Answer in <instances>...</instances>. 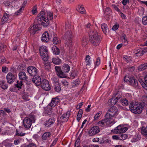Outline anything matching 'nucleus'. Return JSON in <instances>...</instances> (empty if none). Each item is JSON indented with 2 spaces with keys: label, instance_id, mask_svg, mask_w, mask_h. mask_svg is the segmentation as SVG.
<instances>
[{
  "label": "nucleus",
  "instance_id": "1",
  "mask_svg": "<svg viewBox=\"0 0 147 147\" xmlns=\"http://www.w3.org/2000/svg\"><path fill=\"white\" fill-rule=\"evenodd\" d=\"M90 40L92 45L96 46L98 45L100 42V37L96 31L91 28L88 32Z\"/></svg>",
  "mask_w": 147,
  "mask_h": 147
},
{
  "label": "nucleus",
  "instance_id": "2",
  "mask_svg": "<svg viewBox=\"0 0 147 147\" xmlns=\"http://www.w3.org/2000/svg\"><path fill=\"white\" fill-rule=\"evenodd\" d=\"M37 22L39 25H42L45 27H46L49 25V20L46 17L45 12L41 11L38 14L36 18Z\"/></svg>",
  "mask_w": 147,
  "mask_h": 147
},
{
  "label": "nucleus",
  "instance_id": "3",
  "mask_svg": "<svg viewBox=\"0 0 147 147\" xmlns=\"http://www.w3.org/2000/svg\"><path fill=\"white\" fill-rule=\"evenodd\" d=\"M129 110L133 113L136 114H139L142 113L143 108L142 104L138 103L136 102H131L129 106Z\"/></svg>",
  "mask_w": 147,
  "mask_h": 147
},
{
  "label": "nucleus",
  "instance_id": "4",
  "mask_svg": "<svg viewBox=\"0 0 147 147\" xmlns=\"http://www.w3.org/2000/svg\"><path fill=\"white\" fill-rule=\"evenodd\" d=\"M35 117L34 115H30L29 117H25L23 120V124L24 127L26 128H30L32 123H34L35 121Z\"/></svg>",
  "mask_w": 147,
  "mask_h": 147
},
{
  "label": "nucleus",
  "instance_id": "5",
  "mask_svg": "<svg viewBox=\"0 0 147 147\" xmlns=\"http://www.w3.org/2000/svg\"><path fill=\"white\" fill-rule=\"evenodd\" d=\"M118 114L117 108L115 107H113L110 108L108 110V111L106 113L105 116L106 118L108 119H113L112 117H115Z\"/></svg>",
  "mask_w": 147,
  "mask_h": 147
},
{
  "label": "nucleus",
  "instance_id": "6",
  "mask_svg": "<svg viewBox=\"0 0 147 147\" xmlns=\"http://www.w3.org/2000/svg\"><path fill=\"white\" fill-rule=\"evenodd\" d=\"M39 51L42 59L44 61H47L48 59V51L47 47L45 46H42L40 47Z\"/></svg>",
  "mask_w": 147,
  "mask_h": 147
},
{
  "label": "nucleus",
  "instance_id": "7",
  "mask_svg": "<svg viewBox=\"0 0 147 147\" xmlns=\"http://www.w3.org/2000/svg\"><path fill=\"white\" fill-rule=\"evenodd\" d=\"M59 101V99L58 98L55 97L52 98L51 103L48 106L47 109L48 114H50L51 113L52 108L56 106Z\"/></svg>",
  "mask_w": 147,
  "mask_h": 147
},
{
  "label": "nucleus",
  "instance_id": "8",
  "mask_svg": "<svg viewBox=\"0 0 147 147\" xmlns=\"http://www.w3.org/2000/svg\"><path fill=\"white\" fill-rule=\"evenodd\" d=\"M73 36L71 31H66L64 35V37L66 40L65 44L68 46L70 47L72 45V39Z\"/></svg>",
  "mask_w": 147,
  "mask_h": 147
},
{
  "label": "nucleus",
  "instance_id": "9",
  "mask_svg": "<svg viewBox=\"0 0 147 147\" xmlns=\"http://www.w3.org/2000/svg\"><path fill=\"white\" fill-rule=\"evenodd\" d=\"M115 122L113 119H111H111L106 118L98 122V124L100 126H104L105 124L106 125L111 123L114 124Z\"/></svg>",
  "mask_w": 147,
  "mask_h": 147
},
{
  "label": "nucleus",
  "instance_id": "10",
  "mask_svg": "<svg viewBox=\"0 0 147 147\" xmlns=\"http://www.w3.org/2000/svg\"><path fill=\"white\" fill-rule=\"evenodd\" d=\"M127 127H122L121 125H119L116 127L114 129L112 130L111 131L115 134H117L124 133L127 130Z\"/></svg>",
  "mask_w": 147,
  "mask_h": 147
},
{
  "label": "nucleus",
  "instance_id": "11",
  "mask_svg": "<svg viewBox=\"0 0 147 147\" xmlns=\"http://www.w3.org/2000/svg\"><path fill=\"white\" fill-rule=\"evenodd\" d=\"M70 113L69 112H67L65 113H64L60 117L59 119H58L57 121L58 122L57 124L59 123L66 122L68 120L70 116Z\"/></svg>",
  "mask_w": 147,
  "mask_h": 147
},
{
  "label": "nucleus",
  "instance_id": "12",
  "mask_svg": "<svg viewBox=\"0 0 147 147\" xmlns=\"http://www.w3.org/2000/svg\"><path fill=\"white\" fill-rule=\"evenodd\" d=\"M27 71L30 76H36L38 73L37 69L32 66L28 67L27 68Z\"/></svg>",
  "mask_w": 147,
  "mask_h": 147
},
{
  "label": "nucleus",
  "instance_id": "13",
  "mask_svg": "<svg viewBox=\"0 0 147 147\" xmlns=\"http://www.w3.org/2000/svg\"><path fill=\"white\" fill-rule=\"evenodd\" d=\"M100 131L99 127L98 126H94L92 127L88 131V134L90 136H93Z\"/></svg>",
  "mask_w": 147,
  "mask_h": 147
},
{
  "label": "nucleus",
  "instance_id": "14",
  "mask_svg": "<svg viewBox=\"0 0 147 147\" xmlns=\"http://www.w3.org/2000/svg\"><path fill=\"white\" fill-rule=\"evenodd\" d=\"M40 85L42 88L45 90L48 91L51 89V87L49 83L46 80H43L42 81Z\"/></svg>",
  "mask_w": 147,
  "mask_h": 147
},
{
  "label": "nucleus",
  "instance_id": "15",
  "mask_svg": "<svg viewBox=\"0 0 147 147\" xmlns=\"http://www.w3.org/2000/svg\"><path fill=\"white\" fill-rule=\"evenodd\" d=\"M128 80L130 84L134 88L137 89L140 88L137 81L135 80L134 78L131 77L129 78Z\"/></svg>",
  "mask_w": 147,
  "mask_h": 147
},
{
  "label": "nucleus",
  "instance_id": "16",
  "mask_svg": "<svg viewBox=\"0 0 147 147\" xmlns=\"http://www.w3.org/2000/svg\"><path fill=\"white\" fill-rule=\"evenodd\" d=\"M7 82L8 83L11 84L13 83L16 78V76L11 72L8 73L6 76Z\"/></svg>",
  "mask_w": 147,
  "mask_h": 147
},
{
  "label": "nucleus",
  "instance_id": "17",
  "mask_svg": "<svg viewBox=\"0 0 147 147\" xmlns=\"http://www.w3.org/2000/svg\"><path fill=\"white\" fill-rule=\"evenodd\" d=\"M55 71L57 73V75L60 78H66L67 76L66 74L63 72L62 70L59 67L55 66Z\"/></svg>",
  "mask_w": 147,
  "mask_h": 147
},
{
  "label": "nucleus",
  "instance_id": "18",
  "mask_svg": "<svg viewBox=\"0 0 147 147\" xmlns=\"http://www.w3.org/2000/svg\"><path fill=\"white\" fill-rule=\"evenodd\" d=\"M41 38L42 41L46 42H48L50 38L49 33L47 31L45 32L43 34Z\"/></svg>",
  "mask_w": 147,
  "mask_h": 147
},
{
  "label": "nucleus",
  "instance_id": "19",
  "mask_svg": "<svg viewBox=\"0 0 147 147\" xmlns=\"http://www.w3.org/2000/svg\"><path fill=\"white\" fill-rule=\"evenodd\" d=\"M32 81L33 83H35L36 86H39L42 82L40 77L37 75L33 76Z\"/></svg>",
  "mask_w": 147,
  "mask_h": 147
},
{
  "label": "nucleus",
  "instance_id": "20",
  "mask_svg": "<svg viewBox=\"0 0 147 147\" xmlns=\"http://www.w3.org/2000/svg\"><path fill=\"white\" fill-rule=\"evenodd\" d=\"M55 121L54 117L50 118L45 122L44 125L47 127H50L53 124Z\"/></svg>",
  "mask_w": 147,
  "mask_h": 147
},
{
  "label": "nucleus",
  "instance_id": "21",
  "mask_svg": "<svg viewBox=\"0 0 147 147\" xmlns=\"http://www.w3.org/2000/svg\"><path fill=\"white\" fill-rule=\"evenodd\" d=\"M39 30V27L38 25L36 24L34 25L30 28L29 31L31 34H34Z\"/></svg>",
  "mask_w": 147,
  "mask_h": 147
},
{
  "label": "nucleus",
  "instance_id": "22",
  "mask_svg": "<svg viewBox=\"0 0 147 147\" xmlns=\"http://www.w3.org/2000/svg\"><path fill=\"white\" fill-rule=\"evenodd\" d=\"M19 77L20 79L24 81H27L28 77L26 76V73L24 71H21L19 73Z\"/></svg>",
  "mask_w": 147,
  "mask_h": 147
},
{
  "label": "nucleus",
  "instance_id": "23",
  "mask_svg": "<svg viewBox=\"0 0 147 147\" xmlns=\"http://www.w3.org/2000/svg\"><path fill=\"white\" fill-rule=\"evenodd\" d=\"M62 69L64 73L68 72L70 70V67L67 64H65L62 66Z\"/></svg>",
  "mask_w": 147,
  "mask_h": 147
},
{
  "label": "nucleus",
  "instance_id": "24",
  "mask_svg": "<svg viewBox=\"0 0 147 147\" xmlns=\"http://www.w3.org/2000/svg\"><path fill=\"white\" fill-rule=\"evenodd\" d=\"M101 27L103 32L106 34L109 31V29L107 24H102L101 25Z\"/></svg>",
  "mask_w": 147,
  "mask_h": 147
},
{
  "label": "nucleus",
  "instance_id": "25",
  "mask_svg": "<svg viewBox=\"0 0 147 147\" xmlns=\"http://www.w3.org/2000/svg\"><path fill=\"white\" fill-rule=\"evenodd\" d=\"M51 133L49 132L45 133L42 136V138L43 140H46L50 138Z\"/></svg>",
  "mask_w": 147,
  "mask_h": 147
},
{
  "label": "nucleus",
  "instance_id": "26",
  "mask_svg": "<svg viewBox=\"0 0 147 147\" xmlns=\"http://www.w3.org/2000/svg\"><path fill=\"white\" fill-rule=\"evenodd\" d=\"M9 15L7 13L4 14L1 19V24H3L9 18Z\"/></svg>",
  "mask_w": 147,
  "mask_h": 147
},
{
  "label": "nucleus",
  "instance_id": "27",
  "mask_svg": "<svg viewBox=\"0 0 147 147\" xmlns=\"http://www.w3.org/2000/svg\"><path fill=\"white\" fill-rule=\"evenodd\" d=\"M46 17L49 20H52L53 18V13L50 11L47 12L45 13Z\"/></svg>",
  "mask_w": 147,
  "mask_h": 147
},
{
  "label": "nucleus",
  "instance_id": "28",
  "mask_svg": "<svg viewBox=\"0 0 147 147\" xmlns=\"http://www.w3.org/2000/svg\"><path fill=\"white\" fill-rule=\"evenodd\" d=\"M121 38L122 42L125 45H126L127 44L128 41L127 40L126 36L125 34H122L121 36Z\"/></svg>",
  "mask_w": 147,
  "mask_h": 147
},
{
  "label": "nucleus",
  "instance_id": "29",
  "mask_svg": "<svg viewBox=\"0 0 147 147\" xmlns=\"http://www.w3.org/2000/svg\"><path fill=\"white\" fill-rule=\"evenodd\" d=\"M44 66L45 69L49 71L51 69L50 63L49 62L44 61Z\"/></svg>",
  "mask_w": 147,
  "mask_h": 147
},
{
  "label": "nucleus",
  "instance_id": "30",
  "mask_svg": "<svg viewBox=\"0 0 147 147\" xmlns=\"http://www.w3.org/2000/svg\"><path fill=\"white\" fill-rule=\"evenodd\" d=\"M118 100L116 98H112L108 101V102L110 106L113 105L115 104Z\"/></svg>",
  "mask_w": 147,
  "mask_h": 147
},
{
  "label": "nucleus",
  "instance_id": "31",
  "mask_svg": "<svg viewBox=\"0 0 147 147\" xmlns=\"http://www.w3.org/2000/svg\"><path fill=\"white\" fill-rule=\"evenodd\" d=\"M0 86L3 89H5L7 88L8 86L5 82L2 80L0 81Z\"/></svg>",
  "mask_w": 147,
  "mask_h": 147
},
{
  "label": "nucleus",
  "instance_id": "32",
  "mask_svg": "<svg viewBox=\"0 0 147 147\" xmlns=\"http://www.w3.org/2000/svg\"><path fill=\"white\" fill-rule=\"evenodd\" d=\"M23 93L22 96V98L23 99L26 100V101H28L30 100V96L28 95V93L25 92L24 90L23 92Z\"/></svg>",
  "mask_w": 147,
  "mask_h": 147
},
{
  "label": "nucleus",
  "instance_id": "33",
  "mask_svg": "<svg viewBox=\"0 0 147 147\" xmlns=\"http://www.w3.org/2000/svg\"><path fill=\"white\" fill-rule=\"evenodd\" d=\"M120 102L123 106H127L129 104V102L128 100L125 98L121 99Z\"/></svg>",
  "mask_w": 147,
  "mask_h": 147
},
{
  "label": "nucleus",
  "instance_id": "34",
  "mask_svg": "<svg viewBox=\"0 0 147 147\" xmlns=\"http://www.w3.org/2000/svg\"><path fill=\"white\" fill-rule=\"evenodd\" d=\"M78 8L79 9H78L77 10L80 13L83 14L86 13V11L84 9V7L82 5H79Z\"/></svg>",
  "mask_w": 147,
  "mask_h": 147
},
{
  "label": "nucleus",
  "instance_id": "35",
  "mask_svg": "<svg viewBox=\"0 0 147 147\" xmlns=\"http://www.w3.org/2000/svg\"><path fill=\"white\" fill-rule=\"evenodd\" d=\"M52 60L53 63L55 64H59L61 63V60L58 57L53 58Z\"/></svg>",
  "mask_w": 147,
  "mask_h": 147
},
{
  "label": "nucleus",
  "instance_id": "36",
  "mask_svg": "<svg viewBox=\"0 0 147 147\" xmlns=\"http://www.w3.org/2000/svg\"><path fill=\"white\" fill-rule=\"evenodd\" d=\"M147 67V63L143 64L140 65L138 68L139 70L142 71L144 70Z\"/></svg>",
  "mask_w": 147,
  "mask_h": 147
},
{
  "label": "nucleus",
  "instance_id": "37",
  "mask_svg": "<svg viewBox=\"0 0 147 147\" xmlns=\"http://www.w3.org/2000/svg\"><path fill=\"white\" fill-rule=\"evenodd\" d=\"M22 82L21 81H18L17 82V84H15L16 86L18 88L19 90L20 89L22 88Z\"/></svg>",
  "mask_w": 147,
  "mask_h": 147
},
{
  "label": "nucleus",
  "instance_id": "38",
  "mask_svg": "<svg viewBox=\"0 0 147 147\" xmlns=\"http://www.w3.org/2000/svg\"><path fill=\"white\" fill-rule=\"evenodd\" d=\"M71 23L69 22H67L66 23L65 26V30L66 31H71Z\"/></svg>",
  "mask_w": 147,
  "mask_h": 147
},
{
  "label": "nucleus",
  "instance_id": "39",
  "mask_svg": "<svg viewBox=\"0 0 147 147\" xmlns=\"http://www.w3.org/2000/svg\"><path fill=\"white\" fill-rule=\"evenodd\" d=\"M53 42L54 44L57 45L60 43L61 41L59 38L56 37H55L53 38Z\"/></svg>",
  "mask_w": 147,
  "mask_h": 147
},
{
  "label": "nucleus",
  "instance_id": "40",
  "mask_svg": "<svg viewBox=\"0 0 147 147\" xmlns=\"http://www.w3.org/2000/svg\"><path fill=\"white\" fill-rule=\"evenodd\" d=\"M144 54V51L142 49H139L138 50L137 52L135 53L136 56H140Z\"/></svg>",
  "mask_w": 147,
  "mask_h": 147
},
{
  "label": "nucleus",
  "instance_id": "41",
  "mask_svg": "<svg viewBox=\"0 0 147 147\" xmlns=\"http://www.w3.org/2000/svg\"><path fill=\"white\" fill-rule=\"evenodd\" d=\"M54 89L57 92H59L61 90V88L59 83L55 84Z\"/></svg>",
  "mask_w": 147,
  "mask_h": 147
},
{
  "label": "nucleus",
  "instance_id": "42",
  "mask_svg": "<svg viewBox=\"0 0 147 147\" xmlns=\"http://www.w3.org/2000/svg\"><path fill=\"white\" fill-rule=\"evenodd\" d=\"M90 57L89 55H87L86 57V62L87 65H90L91 63Z\"/></svg>",
  "mask_w": 147,
  "mask_h": 147
},
{
  "label": "nucleus",
  "instance_id": "43",
  "mask_svg": "<svg viewBox=\"0 0 147 147\" xmlns=\"http://www.w3.org/2000/svg\"><path fill=\"white\" fill-rule=\"evenodd\" d=\"M104 13L106 15H109L111 13V10L109 7H107L105 10Z\"/></svg>",
  "mask_w": 147,
  "mask_h": 147
},
{
  "label": "nucleus",
  "instance_id": "44",
  "mask_svg": "<svg viewBox=\"0 0 147 147\" xmlns=\"http://www.w3.org/2000/svg\"><path fill=\"white\" fill-rule=\"evenodd\" d=\"M142 134L145 137H147V131L146 128H142L141 130Z\"/></svg>",
  "mask_w": 147,
  "mask_h": 147
},
{
  "label": "nucleus",
  "instance_id": "45",
  "mask_svg": "<svg viewBox=\"0 0 147 147\" xmlns=\"http://www.w3.org/2000/svg\"><path fill=\"white\" fill-rule=\"evenodd\" d=\"M115 95L116 96L115 98L116 99L118 100L119 99H120L122 96V94L121 93L119 92H118L117 93L115 94Z\"/></svg>",
  "mask_w": 147,
  "mask_h": 147
},
{
  "label": "nucleus",
  "instance_id": "46",
  "mask_svg": "<svg viewBox=\"0 0 147 147\" xmlns=\"http://www.w3.org/2000/svg\"><path fill=\"white\" fill-rule=\"evenodd\" d=\"M142 22L144 25H146L147 24V16H145L142 18Z\"/></svg>",
  "mask_w": 147,
  "mask_h": 147
},
{
  "label": "nucleus",
  "instance_id": "47",
  "mask_svg": "<svg viewBox=\"0 0 147 147\" xmlns=\"http://www.w3.org/2000/svg\"><path fill=\"white\" fill-rule=\"evenodd\" d=\"M53 52L54 54L55 55H58L59 53V49L57 47H55L53 49Z\"/></svg>",
  "mask_w": 147,
  "mask_h": 147
},
{
  "label": "nucleus",
  "instance_id": "48",
  "mask_svg": "<svg viewBox=\"0 0 147 147\" xmlns=\"http://www.w3.org/2000/svg\"><path fill=\"white\" fill-rule=\"evenodd\" d=\"M80 140L79 138H78L75 144V147H80Z\"/></svg>",
  "mask_w": 147,
  "mask_h": 147
},
{
  "label": "nucleus",
  "instance_id": "49",
  "mask_svg": "<svg viewBox=\"0 0 147 147\" xmlns=\"http://www.w3.org/2000/svg\"><path fill=\"white\" fill-rule=\"evenodd\" d=\"M127 137V135L125 134H121L119 136L120 140H125Z\"/></svg>",
  "mask_w": 147,
  "mask_h": 147
},
{
  "label": "nucleus",
  "instance_id": "50",
  "mask_svg": "<svg viewBox=\"0 0 147 147\" xmlns=\"http://www.w3.org/2000/svg\"><path fill=\"white\" fill-rule=\"evenodd\" d=\"M24 8V7L23 6H22L18 10L17 12H16L15 14L16 15H18L21 13L22 11L23 10Z\"/></svg>",
  "mask_w": 147,
  "mask_h": 147
},
{
  "label": "nucleus",
  "instance_id": "51",
  "mask_svg": "<svg viewBox=\"0 0 147 147\" xmlns=\"http://www.w3.org/2000/svg\"><path fill=\"white\" fill-rule=\"evenodd\" d=\"M119 27V25L117 23L114 25L112 28V29L114 31H116L118 28Z\"/></svg>",
  "mask_w": 147,
  "mask_h": 147
},
{
  "label": "nucleus",
  "instance_id": "52",
  "mask_svg": "<svg viewBox=\"0 0 147 147\" xmlns=\"http://www.w3.org/2000/svg\"><path fill=\"white\" fill-rule=\"evenodd\" d=\"M52 79L55 83V84H58L59 83L58 82L59 79L57 77H54Z\"/></svg>",
  "mask_w": 147,
  "mask_h": 147
},
{
  "label": "nucleus",
  "instance_id": "53",
  "mask_svg": "<svg viewBox=\"0 0 147 147\" xmlns=\"http://www.w3.org/2000/svg\"><path fill=\"white\" fill-rule=\"evenodd\" d=\"M6 47L5 45H4L2 44H0V52H2L3 51H4V49Z\"/></svg>",
  "mask_w": 147,
  "mask_h": 147
},
{
  "label": "nucleus",
  "instance_id": "54",
  "mask_svg": "<svg viewBox=\"0 0 147 147\" xmlns=\"http://www.w3.org/2000/svg\"><path fill=\"white\" fill-rule=\"evenodd\" d=\"M123 59L127 63H128L129 61V60L131 59L130 57H128L127 56H125V57H123Z\"/></svg>",
  "mask_w": 147,
  "mask_h": 147
},
{
  "label": "nucleus",
  "instance_id": "55",
  "mask_svg": "<svg viewBox=\"0 0 147 147\" xmlns=\"http://www.w3.org/2000/svg\"><path fill=\"white\" fill-rule=\"evenodd\" d=\"M6 59L5 58L2 57L0 58V63H3L6 62Z\"/></svg>",
  "mask_w": 147,
  "mask_h": 147
},
{
  "label": "nucleus",
  "instance_id": "56",
  "mask_svg": "<svg viewBox=\"0 0 147 147\" xmlns=\"http://www.w3.org/2000/svg\"><path fill=\"white\" fill-rule=\"evenodd\" d=\"M101 113V112H99L94 117V120H95L98 119L100 116V114Z\"/></svg>",
  "mask_w": 147,
  "mask_h": 147
},
{
  "label": "nucleus",
  "instance_id": "57",
  "mask_svg": "<svg viewBox=\"0 0 147 147\" xmlns=\"http://www.w3.org/2000/svg\"><path fill=\"white\" fill-rule=\"evenodd\" d=\"M16 131V135H18L20 136H24L25 134V133H23L20 132H18L17 131V130Z\"/></svg>",
  "mask_w": 147,
  "mask_h": 147
},
{
  "label": "nucleus",
  "instance_id": "58",
  "mask_svg": "<svg viewBox=\"0 0 147 147\" xmlns=\"http://www.w3.org/2000/svg\"><path fill=\"white\" fill-rule=\"evenodd\" d=\"M100 63V59L99 58H98L96 60L95 66H98Z\"/></svg>",
  "mask_w": 147,
  "mask_h": 147
},
{
  "label": "nucleus",
  "instance_id": "59",
  "mask_svg": "<svg viewBox=\"0 0 147 147\" xmlns=\"http://www.w3.org/2000/svg\"><path fill=\"white\" fill-rule=\"evenodd\" d=\"M3 3L5 6H8L10 5V2L9 1H4L3 2Z\"/></svg>",
  "mask_w": 147,
  "mask_h": 147
},
{
  "label": "nucleus",
  "instance_id": "60",
  "mask_svg": "<svg viewBox=\"0 0 147 147\" xmlns=\"http://www.w3.org/2000/svg\"><path fill=\"white\" fill-rule=\"evenodd\" d=\"M87 43V41L86 38L83 39L82 41V45L83 46H85Z\"/></svg>",
  "mask_w": 147,
  "mask_h": 147
},
{
  "label": "nucleus",
  "instance_id": "61",
  "mask_svg": "<svg viewBox=\"0 0 147 147\" xmlns=\"http://www.w3.org/2000/svg\"><path fill=\"white\" fill-rule=\"evenodd\" d=\"M145 82H142V87L145 89L147 90V85L146 84Z\"/></svg>",
  "mask_w": 147,
  "mask_h": 147
},
{
  "label": "nucleus",
  "instance_id": "62",
  "mask_svg": "<svg viewBox=\"0 0 147 147\" xmlns=\"http://www.w3.org/2000/svg\"><path fill=\"white\" fill-rule=\"evenodd\" d=\"M128 69L130 71L132 72L134 71L135 69V67L134 66H129L128 67Z\"/></svg>",
  "mask_w": 147,
  "mask_h": 147
},
{
  "label": "nucleus",
  "instance_id": "63",
  "mask_svg": "<svg viewBox=\"0 0 147 147\" xmlns=\"http://www.w3.org/2000/svg\"><path fill=\"white\" fill-rule=\"evenodd\" d=\"M77 73L76 71H74L71 73L70 75L71 77L75 78L77 76Z\"/></svg>",
  "mask_w": 147,
  "mask_h": 147
},
{
  "label": "nucleus",
  "instance_id": "64",
  "mask_svg": "<svg viewBox=\"0 0 147 147\" xmlns=\"http://www.w3.org/2000/svg\"><path fill=\"white\" fill-rule=\"evenodd\" d=\"M27 147H37L35 144L33 143H30L27 145Z\"/></svg>",
  "mask_w": 147,
  "mask_h": 147
}]
</instances>
